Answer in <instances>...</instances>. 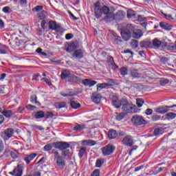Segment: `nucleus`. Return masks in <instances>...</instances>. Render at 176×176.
I'll list each match as a JSON object with an SVG mask.
<instances>
[{
  "mask_svg": "<svg viewBox=\"0 0 176 176\" xmlns=\"http://www.w3.org/2000/svg\"><path fill=\"white\" fill-rule=\"evenodd\" d=\"M60 78L62 79H67V78H69L70 79L71 78V72H69V70H64L60 74Z\"/></svg>",
  "mask_w": 176,
  "mask_h": 176,
  "instance_id": "26",
  "label": "nucleus"
},
{
  "mask_svg": "<svg viewBox=\"0 0 176 176\" xmlns=\"http://www.w3.org/2000/svg\"><path fill=\"white\" fill-rule=\"evenodd\" d=\"M120 74L122 76H126L127 75V68L126 67H121L120 69Z\"/></svg>",
  "mask_w": 176,
  "mask_h": 176,
  "instance_id": "46",
  "label": "nucleus"
},
{
  "mask_svg": "<svg viewBox=\"0 0 176 176\" xmlns=\"http://www.w3.org/2000/svg\"><path fill=\"white\" fill-rule=\"evenodd\" d=\"M10 10V7L6 6L3 8L2 11L3 12V13L9 14L10 13V12L9 11Z\"/></svg>",
  "mask_w": 176,
  "mask_h": 176,
  "instance_id": "56",
  "label": "nucleus"
},
{
  "mask_svg": "<svg viewBox=\"0 0 176 176\" xmlns=\"http://www.w3.org/2000/svg\"><path fill=\"white\" fill-rule=\"evenodd\" d=\"M164 167H159V168H156L155 169L153 170V175H157V174H159V173H162V170H164Z\"/></svg>",
  "mask_w": 176,
  "mask_h": 176,
  "instance_id": "44",
  "label": "nucleus"
},
{
  "mask_svg": "<svg viewBox=\"0 0 176 176\" xmlns=\"http://www.w3.org/2000/svg\"><path fill=\"white\" fill-rule=\"evenodd\" d=\"M49 28L52 31H56V32H61V26L59 24H57L56 21H51L49 22Z\"/></svg>",
  "mask_w": 176,
  "mask_h": 176,
  "instance_id": "9",
  "label": "nucleus"
},
{
  "mask_svg": "<svg viewBox=\"0 0 176 176\" xmlns=\"http://www.w3.org/2000/svg\"><path fill=\"white\" fill-rule=\"evenodd\" d=\"M122 109L127 113H135L137 112V107L133 104H124L122 105Z\"/></svg>",
  "mask_w": 176,
  "mask_h": 176,
  "instance_id": "6",
  "label": "nucleus"
},
{
  "mask_svg": "<svg viewBox=\"0 0 176 176\" xmlns=\"http://www.w3.org/2000/svg\"><path fill=\"white\" fill-rule=\"evenodd\" d=\"M109 86L108 83H98L97 84V90L98 91H100L102 89H105Z\"/></svg>",
  "mask_w": 176,
  "mask_h": 176,
  "instance_id": "32",
  "label": "nucleus"
},
{
  "mask_svg": "<svg viewBox=\"0 0 176 176\" xmlns=\"http://www.w3.org/2000/svg\"><path fill=\"white\" fill-rule=\"evenodd\" d=\"M160 27L163 30H165V31H170V30L173 29V25L166 22H160Z\"/></svg>",
  "mask_w": 176,
  "mask_h": 176,
  "instance_id": "17",
  "label": "nucleus"
},
{
  "mask_svg": "<svg viewBox=\"0 0 176 176\" xmlns=\"http://www.w3.org/2000/svg\"><path fill=\"white\" fill-rule=\"evenodd\" d=\"M144 33L140 29H136L133 25L127 24L126 27L121 29V36L124 41H129L131 38L133 39H140Z\"/></svg>",
  "mask_w": 176,
  "mask_h": 176,
  "instance_id": "2",
  "label": "nucleus"
},
{
  "mask_svg": "<svg viewBox=\"0 0 176 176\" xmlns=\"http://www.w3.org/2000/svg\"><path fill=\"white\" fill-rule=\"evenodd\" d=\"M91 176H100V169H95Z\"/></svg>",
  "mask_w": 176,
  "mask_h": 176,
  "instance_id": "55",
  "label": "nucleus"
},
{
  "mask_svg": "<svg viewBox=\"0 0 176 176\" xmlns=\"http://www.w3.org/2000/svg\"><path fill=\"white\" fill-rule=\"evenodd\" d=\"M73 57H74V58H82V57H83V52H82V50H77L76 51H74V54H73Z\"/></svg>",
  "mask_w": 176,
  "mask_h": 176,
  "instance_id": "24",
  "label": "nucleus"
},
{
  "mask_svg": "<svg viewBox=\"0 0 176 176\" xmlns=\"http://www.w3.org/2000/svg\"><path fill=\"white\" fill-rule=\"evenodd\" d=\"M25 107H21L18 108V113H24Z\"/></svg>",
  "mask_w": 176,
  "mask_h": 176,
  "instance_id": "61",
  "label": "nucleus"
},
{
  "mask_svg": "<svg viewBox=\"0 0 176 176\" xmlns=\"http://www.w3.org/2000/svg\"><path fill=\"white\" fill-rule=\"evenodd\" d=\"M54 146L56 148V149H59V151H65V149H68V148H69V144L65 142H55L54 144Z\"/></svg>",
  "mask_w": 176,
  "mask_h": 176,
  "instance_id": "7",
  "label": "nucleus"
},
{
  "mask_svg": "<svg viewBox=\"0 0 176 176\" xmlns=\"http://www.w3.org/2000/svg\"><path fill=\"white\" fill-rule=\"evenodd\" d=\"M161 45H162V41H160L159 39L155 38L153 41V45L154 46V47H160Z\"/></svg>",
  "mask_w": 176,
  "mask_h": 176,
  "instance_id": "39",
  "label": "nucleus"
},
{
  "mask_svg": "<svg viewBox=\"0 0 176 176\" xmlns=\"http://www.w3.org/2000/svg\"><path fill=\"white\" fill-rule=\"evenodd\" d=\"M35 119H42V118H45V111H39L34 113Z\"/></svg>",
  "mask_w": 176,
  "mask_h": 176,
  "instance_id": "28",
  "label": "nucleus"
},
{
  "mask_svg": "<svg viewBox=\"0 0 176 176\" xmlns=\"http://www.w3.org/2000/svg\"><path fill=\"white\" fill-rule=\"evenodd\" d=\"M52 148L53 146H52V144H47L44 146L43 150L45 151V152H49V151H52Z\"/></svg>",
  "mask_w": 176,
  "mask_h": 176,
  "instance_id": "50",
  "label": "nucleus"
},
{
  "mask_svg": "<svg viewBox=\"0 0 176 176\" xmlns=\"http://www.w3.org/2000/svg\"><path fill=\"white\" fill-rule=\"evenodd\" d=\"M70 107L73 109H78L79 108H80V104L74 101V100H71L70 102Z\"/></svg>",
  "mask_w": 176,
  "mask_h": 176,
  "instance_id": "34",
  "label": "nucleus"
},
{
  "mask_svg": "<svg viewBox=\"0 0 176 176\" xmlns=\"http://www.w3.org/2000/svg\"><path fill=\"white\" fill-rule=\"evenodd\" d=\"M131 76H133V78H140V74L138 72H132Z\"/></svg>",
  "mask_w": 176,
  "mask_h": 176,
  "instance_id": "63",
  "label": "nucleus"
},
{
  "mask_svg": "<svg viewBox=\"0 0 176 176\" xmlns=\"http://www.w3.org/2000/svg\"><path fill=\"white\" fill-rule=\"evenodd\" d=\"M86 153V148L82 147L78 153L79 157L82 158L83 156H85V153Z\"/></svg>",
  "mask_w": 176,
  "mask_h": 176,
  "instance_id": "43",
  "label": "nucleus"
},
{
  "mask_svg": "<svg viewBox=\"0 0 176 176\" xmlns=\"http://www.w3.org/2000/svg\"><path fill=\"white\" fill-rule=\"evenodd\" d=\"M74 38V35L72 34H67L65 35V38L67 41H69Z\"/></svg>",
  "mask_w": 176,
  "mask_h": 176,
  "instance_id": "59",
  "label": "nucleus"
},
{
  "mask_svg": "<svg viewBox=\"0 0 176 176\" xmlns=\"http://www.w3.org/2000/svg\"><path fill=\"white\" fill-rule=\"evenodd\" d=\"M42 80H44V82H45V83H47L48 86H52V81H50L49 78H43Z\"/></svg>",
  "mask_w": 176,
  "mask_h": 176,
  "instance_id": "58",
  "label": "nucleus"
},
{
  "mask_svg": "<svg viewBox=\"0 0 176 176\" xmlns=\"http://www.w3.org/2000/svg\"><path fill=\"white\" fill-rule=\"evenodd\" d=\"M6 53H8V47L0 44V54H6Z\"/></svg>",
  "mask_w": 176,
  "mask_h": 176,
  "instance_id": "36",
  "label": "nucleus"
},
{
  "mask_svg": "<svg viewBox=\"0 0 176 176\" xmlns=\"http://www.w3.org/2000/svg\"><path fill=\"white\" fill-rule=\"evenodd\" d=\"M112 104H113V106L117 109H119V108H120V107H122V103H120L118 100H112Z\"/></svg>",
  "mask_w": 176,
  "mask_h": 176,
  "instance_id": "42",
  "label": "nucleus"
},
{
  "mask_svg": "<svg viewBox=\"0 0 176 176\" xmlns=\"http://www.w3.org/2000/svg\"><path fill=\"white\" fill-rule=\"evenodd\" d=\"M85 129H86V125L83 124H76L73 130H74V131H82V130H85Z\"/></svg>",
  "mask_w": 176,
  "mask_h": 176,
  "instance_id": "25",
  "label": "nucleus"
},
{
  "mask_svg": "<svg viewBox=\"0 0 176 176\" xmlns=\"http://www.w3.org/2000/svg\"><path fill=\"white\" fill-rule=\"evenodd\" d=\"M131 120L132 123H133L135 126H142L143 124H146V121L144 119V117L141 116H133Z\"/></svg>",
  "mask_w": 176,
  "mask_h": 176,
  "instance_id": "4",
  "label": "nucleus"
},
{
  "mask_svg": "<svg viewBox=\"0 0 176 176\" xmlns=\"http://www.w3.org/2000/svg\"><path fill=\"white\" fill-rule=\"evenodd\" d=\"M54 116V114L53 113V112L48 111L45 114L44 118H45V119H50V118H53Z\"/></svg>",
  "mask_w": 176,
  "mask_h": 176,
  "instance_id": "47",
  "label": "nucleus"
},
{
  "mask_svg": "<svg viewBox=\"0 0 176 176\" xmlns=\"http://www.w3.org/2000/svg\"><path fill=\"white\" fill-rule=\"evenodd\" d=\"M94 15L96 19H101L102 14L104 15V20L106 23H110L112 20H115V14L111 11L109 7L107 6H102L100 1L94 4Z\"/></svg>",
  "mask_w": 176,
  "mask_h": 176,
  "instance_id": "1",
  "label": "nucleus"
},
{
  "mask_svg": "<svg viewBox=\"0 0 176 176\" xmlns=\"http://www.w3.org/2000/svg\"><path fill=\"white\" fill-rule=\"evenodd\" d=\"M54 107L57 109H63V111L64 112L65 111H67V102H56L54 104Z\"/></svg>",
  "mask_w": 176,
  "mask_h": 176,
  "instance_id": "16",
  "label": "nucleus"
},
{
  "mask_svg": "<svg viewBox=\"0 0 176 176\" xmlns=\"http://www.w3.org/2000/svg\"><path fill=\"white\" fill-rule=\"evenodd\" d=\"M131 45L133 49H137V47H138V41L132 40Z\"/></svg>",
  "mask_w": 176,
  "mask_h": 176,
  "instance_id": "48",
  "label": "nucleus"
},
{
  "mask_svg": "<svg viewBox=\"0 0 176 176\" xmlns=\"http://www.w3.org/2000/svg\"><path fill=\"white\" fill-rule=\"evenodd\" d=\"M142 168H144V165L138 166V167L135 168L134 172L137 173V171H140V170H142Z\"/></svg>",
  "mask_w": 176,
  "mask_h": 176,
  "instance_id": "62",
  "label": "nucleus"
},
{
  "mask_svg": "<svg viewBox=\"0 0 176 176\" xmlns=\"http://www.w3.org/2000/svg\"><path fill=\"white\" fill-rule=\"evenodd\" d=\"M27 0H19L18 4L21 8H27Z\"/></svg>",
  "mask_w": 176,
  "mask_h": 176,
  "instance_id": "40",
  "label": "nucleus"
},
{
  "mask_svg": "<svg viewBox=\"0 0 176 176\" xmlns=\"http://www.w3.org/2000/svg\"><path fill=\"white\" fill-rule=\"evenodd\" d=\"M69 14L70 16V19H72L74 21L79 20V18L75 16V15H74V14L71 12V11L69 12Z\"/></svg>",
  "mask_w": 176,
  "mask_h": 176,
  "instance_id": "57",
  "label": "nucleus"
},
{
  "mask_svg": "<svg viewBox=\"0 0 176 176\" xmlns=\"http://www.w3.org/2000/svg\"><path fill=\"white\" fill-rule=\"evenodd\" d=\"M92 101L96 104H99V102L101 101V95L96 94V95L92 96Z\"/></svg>",
  "mask_w": 176,
  "mask_h": 176,
  "instance_id": "30",
  "label": "nucleus"
},
{
  "mask_svg": "<svg viewBox=\"0 0 176 176\" xmlns=\"http://www.w3.org/2000/svg\"><path fill=\"white\" fill-rule=\"evenodd\" d=\"M127 19H133V17H135V11L133 10H129L127 11Z\"/></svg>",
  "mask_w": 176,
  "mask_h": 176,
  "instance_id": "38",
  "label": "nucleus"
},
{
  "mask_svg": "<svg viewBox=\"0 0 176 176\" xmlns=\"http://www.w3.org/2000/svg\"><path fill=\"white\" fill-rule=\"evenodd\" d=\"M69 82H74V83L79 84L82 82V79L80 78L75 76V75H71L70 78H69Z\"/></svg>",
  "mask_w": 176,
  "mask_h": 176,
  "instance_id": "23",
  "label": "nucleus"
},
{
  "mask_svg": "<svg viewBox=\"0 0 176 176\" xmlns=\"http://www.w3.org/2000/svg\"><path fill=\"white\" fill-rule=\"evenodd\" d=\"M140 46L144 49H148L149 47H152V43L151 41H143L140 42Z\"/></svg>",
  "mask_w": 176,
  "mask_h": 176,
  "instance_id": "20",
  "label": "nucleus"
},
{
  "mask_svg": "<svg viewBox=\"0 0 176 176\" xmlns=\"http://www.w3.org/2000/svg\"><path fill=\"white\" fill-rule=\"evenodd\" d=\"M104 162L105 160H104V158H98L96 160L95 167L100 168V167L102 166V164H104Z\"/></svg>",
  "mask_w": 176,
  "mask_h": 176,
  "instance_id": "27",
  "label": "nucleus"
},
{
  "mask_svg": "<svg viewBox=\"0 0 176 176\" xmlns=\"http://www.w3.org/2000/svg\"><path fill=\"white\" fill-rule=\"evenodd\" d=\"M10 174L11 175L14 176H22L23 175V166L21 165H18L16 168H15L12 172H10Z\"/></svg>",
  "mask_w": 176,
  "mask_h": 176,
  "instance_id": "11",
  "label": "nucleus"
},
{
  "mask_svg": "<svg viewBox=\"0 0 176 176\" xmlns=\"http://www.w3.org/2000/svg\"><path fill=\"white\" fill-rule=\"evenodd\" d=\"M11 157L12 159H17L19 157V153H17V151H12Z\"/></svg>",
  "mask_w": 176,
  "mask_h": 176,
  "instance_id": "52",
  "label": "nucleus"
},
{
  "mask_svg": "<svg viewBox=\"0 0 176 176\" xmlns=\"http://www.w3.org/2000/svg\"><path fill=\"white\" fill-rule=\"evenodd\" d=\"M81 145L83 146H94V145H97V142L92 140H85L81 141Z\"/></svg>",
  "mask_w": 176,
  "mask_h": 176,
  "instance_id": "14",
  "label": "nucleus"
},
{
  "mask_svg": "<svg viewBox=\"0 0 176 176\" xmlns=\"http://www.w3.org/2000/svg\"><path fill=\"white\" fill-rule=\"evenodd\" d=\"M164 133V129H163V127L162 126L155 128L153 131V134L155 136L162 135Z\"/></svg>",
  "mask_w": 176,
  "mask_h": 176,
  "instance_id": "22",
  "label": "nucleus"
},
{
  "mask_svg": "<svg viewBox=\"0 0 176 176\" xmlns=\"http://www.w3.org/2000/svg\"><path fill=\"white\" fill-rule=\"evenodd\" d=\"M115 146L112 144H107L102 148V153L103 156H109L112 155V153L115 151Z\"/></svg>",
  "mask_w": 176,
  "mask_h": 176,
  "instance_id": "5",
  "label": "nucleus"
},
{
  "mask_svg": "<svg viewBox=\"0 0 176 176\" xmlns=\"http://www.w3.org/2000/svg\"><path fill=\"white\" fill-rule=\"evenodd\" d=\"M62 155L63 157L69 158L72 156V153H71V152H69V149L66 148V149L62 151Z\"/></svg>",
  "mask_w": 176,
  "mask_h": 176,
  "instance_id": "31",
  "label": "nucleus"
},
{
  "mask_svg": "<svg viewBox=\"0 0 176 176\" xmlns=\"http://www.w3.org/2000/svg\"><path fill=\"white\" fill-rule=\"evenodd\" d=\"M54 160L56 163V166L59 167V168H63L65 167V160L63 155H60L58 151H55L54 153Z\"/></svg>",
  "mask_w": 176,
  "mask_h": 176,
  "instance_id": "3",
  "label": "nucleus"
},
{
  "mask_svg": "<svg viewBox=\"0 0 176 176\" xmlns=\"http://www.w3.org/2000/svg\"><path fill=\"white\" fill-rule=\"evenodd\" d=\"M14 133V130L12 128H8L6 129L4 131L3 140L5 141H8V140L13 137Z\"/></svg>",
  "mask_w": 176,
  "mask_h": 176,
  "instance_id": "10",
  "label": "nucleus"
},
{
  "mask_svg": "<svg viewBox=\"0 0 176 176\" xmlns=\"http://www.w3.org/2000/svg\"><path fill=\"white\" fill-rule=\"evenodd\" d=\"M107 135L109 140H113L114 138H116V137H118V132L113 129H111L109 131Z\"/></svg>",
  "mask_w": 176,
  "mask_h": 176,
  "instance_id": "21",
  "label": "nucleus"
},
{
  "mask_svg": "<svg viewBox=\"0 0 176 176\" xmlns=\"http://www.w3.org/2000/svg\"><path fill=\"white\" fill-rule=\"evenodd\" d=\"M82 85H84V86H87L88 87H93L94 85H97V81L87 78L82 80Z\"/></svg>",
  "mask_w": 176,
  "mask_h": 176,
  "instance_id": "13",
  "label": "nucleus"
},
{
  "mask_svg": "<svg viewBox=\"0 0 176 176\" xmlns=\"http://www.w3.org/2000/svg\"><path fill=\"white\" fill-rule=\"evenodd\" d=\"M111 38L112 41L116 43V45H122L123 41H122V38L120 36H118V34H116L115 32H111Z\"/></svg>",
  "mask_w": 176,
  "mask_h": 176,
  "instance_id": "12",
  "label": "nucleus"
},
{
  "mask_svg": "<svg viewBox=\"0 0 176 176\" xmlns=\"http://www.w3.org/2000/svg\"><path fill=\"white\" fill-rule=\"evenodd\" d=\"M36 153H31L30 155H27L23 160H25L26 164H30V162L36 157Z\"/></svg>",
  "mask_w": 176,
  "mask_h": 176,
  "instance_id": "18",
  "label": "nucleus"
},
{
  "mask_svg": "<svg viewBox=\"0 0 176 176\" xmlns=\"http://www.w3.org/2000/svg\"><path fill=\"white\" fill-rule=\"evenodd\" d=\"M172 109V111H173V112H176V104L169 106V109Z\"/></svg>",
  "mask_w": 176,
  "mask_h": 176,
  "instance_id": "64",
  "label": "nucleus"
},
{
  "mask_svg": "<svg viewBox=\"0 0 176 176\" xmlns=\"http://www.w3.org/2000/svg\"><path fill=\"white\" fill-rule=\"evenodd\" d=\"M78 47V43L77 42H73L71 44H69L67 48V52L69 53H71V52H74L76 48Z\"/></svg>",
  "mask_w": 176,
  "mask_h": 176,
  "instance_id": "19",
  "label": "nucleus"
},
{
  "mask_svg": "<svg viewBox=\"0 0 176 176\" xmlns=\"http://www.w3.org/2000/svg\"><path fill=\"white\" fill-rule=\"evenodd\" d=\"M45 13H46V12H45V10H43L42 12H38L36 14L37 19H39L40 20H43L45 19H46V14Z\"/></svg>",
  "mask_w": 176,
  "mask_h": 176,
  "instance_id": "37",
  "label": "nucleus"
},
{
  "mask_svg": "<svg viewBox=\"0 0 176 176\" xmlns=\"http://www.w3.org/2000/svg\"><path fill=\"white\" fill-rule=\"evenodd\" d=\"M169 80L167 78H161L160 80V83L161 86H165V85H167L168 83Z\"/></svg>",
  "mask_w": 176,
  "mask_h": 176,
  "instance_id": "49",
  "label": "nucleus"
},
{
  "mask_svg": "<svg viewBox=\"0 0 176 176\" xmlns=\"http://www.w3.org/2000/svg\"><path fill=\"white\" fill-rule=\"evenodd\" d=\"M26 109H28V111H34V109H36V107L32 104H28L26 105Z\"/></svg>",
  "mask_w": 176,
  "mask_h": 176,
  "instance_id": "54",
  "label": "nucleus"
},
{
  "mask_svg": "<svg viewBox=\"0 0 176 176\" xmlns=\"http://www.w3.org/2000/svg\"><path fill=\"white\" fill-rule=\"evenodd\" d=\"M144 102H145L142 98H137L136 99V104L138 107V108H141V107H142V105H144Z\"/></svg>",
  "mask_w": 176,
  "mask_h": 176,
  "instance_id": "41",
  "label": "nucleus"
},
{
  "mask_svg": "<svg viewBox=\"0 0 176 176\" xmlns=\"http://www.w3.org/2000/svg\"><path fill=\"white\" fill-rule=\"evenodd\" d=\"M124 118V114L122 113L118 114L116 118V120H118V121H120V120H123Z\"/></svg>",
  "mask_w": 176,
  "mask_h": 176,
  "instance_id": "53",
  "label": "nucleus"
},
{
  "mask_svg": "<svg viewBox=\"0 0 176 176\" xmlns=\"http://www.w3.org/2000/svg\"><path fill=\"white\" fill-rule=\"evenodd\" d=\"M1 113L5 116L6 118H10L13 115V111L12 110H4L1 112Z\"/></svg>",
  "mask_w": 176,
  "mask_h": 176,
  "instance_id": "35",
  "label": "nucleus"
},
{
  "mask_svg": "<svg viewBox=\"0 0 176 176\" xmlns=\"http://www.w3.org/2000/svg\"><path fill=\"white\" fill-rule=\"evenodd\" d=\"M122 142L125 146H133L134 145V139L131 135H126L124 138Z\"/></svg>",
  "mask_w": 176,
  "mask_h": 176,
  "instance_id": "8",
  "label": "nucleus"
},
{
  "mask_svg": "<svg viewBox=\"0 0 176 176\" xmlns=\"http://www.w3.org/2000/svg\"><path fill=\"white\" fill-rule=\"evenodd\" d=\"M43 10V6H36L32 9V12H41V10Z\"/></svg>",
  "mask_w": 176,
  "mask_h": 176,
  "instance_id": "51",
  "label": "nucleus"
},
{
  "mask_svg": "<svg viewBox=\"0 0 176 176\" xmlns=\"http://www.w3.org/2000/svg\"><path fill=\"white\" fill-rule=\"evenodd\" d=\"M146 115H152V113H153V110H152V109H147L145 111Z\"/></svg>",
  "mask_w": 176,
  "mask_h": 176,
  "instance_id": "60",
  "label": "nucleus"
},
{
  "mask_svg": "<svg viewBox=\"0 0 176 176\" xmlns=\"http://www.w3.org/2000/svg\"><path fill=\"white\" fill-rule=\"evenodd\" d=\"M168 111H170V106L165 105L157 108L155 111L157 113H160V115H164V113H166Z\"/></svg>",
  "mask_w": 176,
  "mask_h": 176,
  "instance_id": "15",
  "label": "nucleus"
},
{
  "mask_svg": "<svg viewBox=\"0 0 176 176\" xmlns=\"http://www.w3.org/2000/svg\"><path fill=\"white\" fill-rule=\"evenodd\" d=\"M109 61L111 63V65H112V67H114V68L117 69L119 68V67L118 65H116V63H115V61L113 60V57L110 56L109 58Z\"/></svg>",
  "mask_w": 176,
  "mask_h": 176,
  "instance_id": "45",
  "label": "nucleus"
},
{
  "mask_svg": "<svg viewBox=\"0 0 176 176\" xmlns=\"http://www.w3.org/2000/svg\"><path fill=\"white\" fill-rule=\"evenodd\" d=\"M38 98L36 97V95H32L30 97V102L32 104H36V105H38V107H41V102H38Z\"/></svg>",
  "mask_w": 176,
  "mask_h": 176,
  "instance_id": "29",
  "label": "nucleus"
},
{
  "mask_svg": "<svg viewBox=\"0 0 176 176\" xmlns=\"http://www.w3.org/2000/svg\"><path fill=\"white\" fill-rule=\"evenodd\" d=\"M167 120H173V119L176 118V113L173 112H169L166 114Z\"/></svg>",
  "mask_w": 176,
  "mask_h": 176,
  "instance_id": "33",
  "label": "nucleus"
}]
</instances>
